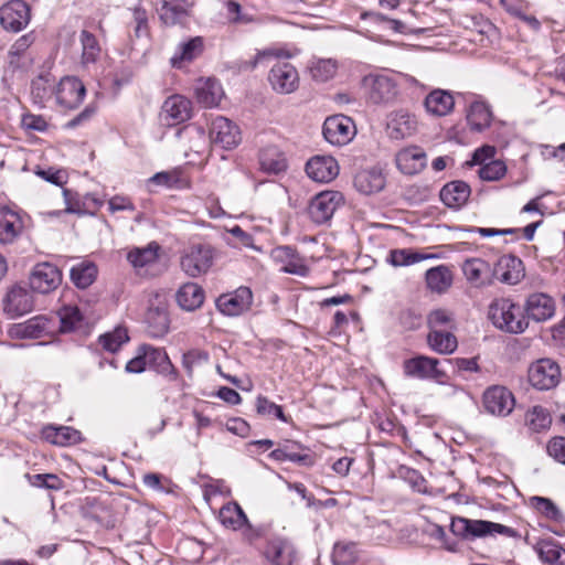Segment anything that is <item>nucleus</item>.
Masks as SVG:
<instances>
[{
	"label": "nucleus",
	"instance_id": "obj_11",
	"mask_svg": "<svg viewBox=\"0 0 565 565\" xmlns=\"http://www.w3.org/2000/svg\"><path fill=\"white\" fill-rule=\"evenodd\" d=\"M30 8L23 0H11L0 8V24L7 31L19 32L30 22Z\"/></svg>",
	"mask_w": 565,
	"mask_h": 565
},
{
	"label": "nucleus",
	"instance_id": "obj_15",
	"mask_svg": "<svg viewBox=\"0 0 565 565\" xmlns=\"http://www.w3.org/2000/svg\"><path fill=\"white\" fill-rule=\"evenodd\" d=\"M270 256L276 264H281L280 270L286 274L306 277L309 274L303 257L297 250L288 245L275 247Z\"/></svg>",
	"mask_w": 565,
	"mask_h": 565
},
{
	"label": "nucleus",
	"instance_id": "obj_44",
	"mask_svg": "<svg viewBox=\"0 0 565 565\" xmlns=\"http://www.w3.org/2000/svg\"><path fill=\"white\" fill-rule=\"evenodd\" d=\"M79 42L82 45V64H95L102 53V47L96 36L89 31L83 30L79 34Z\"/></svg>",
	"mask_w": 565,
	"mask_h": 565
},
{
	"label": "nucleus",
	"instance_id": "obj_36",
	"mask_svg": "<svg viewBox=\"0 0 565 565\" xmlns=\"http://www.w3.org/2000/svg\"><path fill=\"white\" fill-rule=\"evenodd\" d=\"M539 557L551 565H565V548L552 539L541 540L535 545Z\"/></svg>",
	"mask_w": 565,
	"mask_h": 565
},
{
	"label": "nucleus",
	"instance_id": "obj_7",
	"mask_svg": "<svg viewBox=\"0 0 565 565\" xmlns=\"http://www.w3.org/2000/svg\"><path fill=\"white\" fill-rule=\"evenodd\" d=\"M342 202L343 196L338 191L320 192L310 201L309 216L316 224H324L331 220Z\"/></svg>",
	"mask_w": 565,
	"mask_h": 565
},
{
	"label": "nucleus",
	"instance_id": "obj_33",
	"mask_svg": "<svg viewBox=\"0 0 565 565\" xmlns=\"http://www.w3.org/2000/svg\"><path fill=\"white\" fill-rule=\"evenodd\" d=\"M354 186L363 194L377 193L385 186V177L379 169L362 170L354 177Z\"/></svg>",
	"mask_w": 565,
	"mask_h": 565
},
{
	"label": "nucleus",
	"instance_id": "obj_60",
	"mask_svg": "<svg viewBox=\"0 0 565 565\" xmlns=\"http://www.w3.org/2000/svg\"><path fill=\"white\" fill-rule=\"evenodd\" d=\"M28 477L30 483L38 488L61 490L64 487L63 481L53 473H36Z\"/></svg>",
	"mask_w": 565,
	"mask_h": 565
},
{
	"label": "nucleus",
	"instance_id": "obj_9",
	"mask_svg": "<svg viewBox=\"0 0 565 565\" xmlns=\"http://www.w3.org/2000/svg\"><path fill=\"white\" fill-rule=\"evenodd\" d=\"M268 81L278 94H291L299 86V74L289 62H276L269 72Z\"/></svg>",
	"mask_w": 565,
	"mask_h": 565
},
{
	"label": "nucleus",
	"instance_id": "obj_23",
	"mask_svg": "<svg viewBox=\"0 0 565 565\" xmlns=\"http://www.w3.org/2000/svg\"><path fill=\"white\" fill-rule=\"evenodd\" d=\"M24 223L21 215L8 206H0V244H12L22 234Z\"/></svg>",
	"mask_w": 565,
	"mask_h": 565
},
{
	"label": "nucleus",
	"instance_id": "obj_42",
	"mask_svg": "<svg viewBox=\"0 0 565 565\" xmlns=\"http://www.w3.org/2000/svg\"><path fill=\"white\" fill-rule=\"evenodd\" d=\"M55 81L49 75H40L31 83V98L33 104L41 107L51 98L54 93Z\"/></svg>",
	"mask_w": 565,
	"mask_h": 565
},
{
	"label": "nucleus",
	"instance_id": "obj_38",
	"mask_svg": "<svg viewBox=\"0 0 565 565\" xmlns=\"http://www.w3.org/2000/svg\"><path fill=\"white\" fill-rule=\"evenodd\" d=\"M427 287L437 294L445 292L452 284V274L445 265L433 267L425 275Z\"/></svg>",
	"mask_w": 565,
	"mask_h": 565
},
{
	"label": "nucleus",
	"instance_id": "obj_48",
	"mask_svg": "<svg viewBox=\"0 0 565 565\" xmlns=\"http://www.w3.org/2000/svg\"><path fill=\"white\" fill-rule=\"evenodd\" d=\"M338 71V62L333 58H318L311 62L310 74L316 82L324 83L333 78Z\"/></svg>",
	"mask_w": 565,
	"mask_h": 565
},
{
	"label": "nucleus",
	"instance_id": "obj_50",
	"mask_svg": "<svg viewBox=\"0 0 565 565\" xmlns=\"http://www.w3.org/2000/svg\"><path fill=\"white\" fill-rule=\"evenodd\" d=\"M60 318L61 332H71L81 327L83 316L79 309L75 306H63L57 311Z\"/></svg>",
	"mask_w": 565,
	"mask_h": 565
},
{
	"label": "nucleus",
	"instance_id": "obj_8",
	"mask_svg": "<svg viewBox=\"0 0 565 565\" xmlns=\"http://www.w3.org/2000/svg\"><path fill=\"white\" fill-rule=\"evenodd\" d=\"M2 305L3 312L10 319H14L31 312L34 307V300L26 287L17 284L8 289Z\"/></svg>",
	"mask_w": 565,
	"mask_h": 565
},
{
	"label": "nucleus",
	"instance_id": "obj_57",
	"mask_svg": "<svg viewBox=\"0 0 565 565\" xmlns=\"http://www.w3.org/2000/svg\"><path fill=\"white\" fill-rule=\"evenodd\" d=\"M209 361V353L203 350L192 349L182 356V366L189 377H192L195 367L201 366Z\"/></svg>",
	"mask_w": 565,
	"mask_h": 565
},
{
	"label": "nucleus",
	"instance_id": "obj_10",
	"mask_svg": "<svg viewBox=\"0 0 565 565\" xmlns=\"http://www.w3.org/2000/svg\"><path fill=\"white\" fill-rule=\"evenodd\" d=\"M238 126L226 117L217 116L210 126V140L223 149L235 148L241 142Z\"/></svg>",
	"mask_w": 565,
	"mask_h": 565
},
{
	"label": "nucleus",
	"instance_id": "obj_43",
	"mask_svg": "<svg viewBox=\"0 0 565 565\" xmlns=\"http://www.w3.org/2000/svg\"><path fill=\"white\" fill-rule=\"evenodd\" d=\"M190 7L184 0L164 2L160 10V18L166 24H175L188 17Z\"/></svg>",
	"mask_w": 565,
	"mask_h": 565
},
{
	"label": "nucleus",
	"instance_id": "obj_58",
	"mask_svg": "<svg viewBox=\"0 0 565 565\" xmlns=\"http://www.w3.org/2000/svg\"><path fill=\"white\" fill-rule=\"evenodd\" d=\"M427 323L430 330L454 327V313L447 309L438 308L429 312Z\"/></svg>",
	"mask_w": 565,
	"mask_h": 565
},
{
	"label": "nucleus",
	"instance_id": "obj_31",
	"mask_svg": "<svg viewBox=\"0 0 565 565\" xmlns=\"http://www.w3.org/2000/svg\"><path fill=\"white\" fill-rule=\"evenodd\" d=\"M266 557L273 565H291L296 557V550L288 540L275 539L267 546Z\"/></svg>",
	"mask_w": 565,
	"mask_h": 565
},
{
	"label": "nucleus",
	"instance_id": "obj_63",
	"mask_svg": "<svg viewBox=\"0 0 565 565\" xmlns=\"http://www.w3.org/2000/svg\"><path fill=\"white\" fill-rule=\"evenodd\" d=\"M547 452L557 462L565 465V437H555L547 444Z\"/></svg>",
	"mask_w": 565,
	"mask_h": 565
},
{
	"label": "nucleus",
	"instance_id": "obj_6",
	"mask_svg": "<svg viewBox=\"0 0 565 565\" xmlns=\"http://www.w3.org/2000/svg\"><path fill=\"white\" fill-rule=\"evenodd\" d=\"M561 377V370L551 359H540L529 367V382L540 391L555 387Z\"/></svg>",
	"mask_w": 565,
	"mask_h": 565
},
{
	"label": "nucleus",
	"instance_id": "obj_3",
	"mask_svg": "<svg viewBox=\"0 0 565 565\" xmlns=\"http://www.w3.org/2000/svg\"><path fill=\"white\" fill-rule=\"evenodd\" d=\"M482 406L492 416L507 417L515 406V398L508 387L492 385L482 394Z\"/></svg>",
	"mask_w": 565,
	"mask_h": 565
},
{
	"label": "nucleus",
	"instance_id": "obj_17",
	"mask_svg": "<svg viewBox=\"0 0 565 565\" xmlns=\"http://www.w3.org/2000/svg\"><path fill=\"white\" fill-rule=\"evenodd\" d=\"M86 94L84 84L74 76L63 77L55 90L56 102L70 109L78 107Z\"/></svg>",
	"mask_w": 565,
	"mask_h": 565
},
{
	"label": "nucleus",
	"instance_id": "obj_30",
	"mask_svg": "<svg viewBox=\"0 0 565 565\" xmlns=\"http://www.w3.org/2000/svg\"><path fill=\"white\" fill-rule=\"evenodd\" d=\"M204 50V40L202 36H194L182 42L178 45V49L170 62L173 67H182L184 63H190L198 58Z\"/></svg>",
	"mask_w": 565,
	"mask_h": 565
},
{
	"label": "nucleus",
	"instance_id": "obj_18",
	"mask_svg": "<svg viewBox=\"0 0 565 565\" xmlns=\"http://www.w3.org/2000/svg\"><path fill=\"white\" fill-rule=\"evenodd\" d=\"M395 162L403 174L414 175L426 168L427 154L419 146H408L396 153Z\"/></svg>",
	"mask_w": 565,
	"mask_h": 565
},
{
	"label": "nucleus",
	"instance_id": "obj_26",
	"mask_svg": "<svg viewBox=\"0 0 565 565\" xmlns=\"http://www.w3.org/2000/svg\"><path fill=\"white\" fill-rule=\"evenodd\" d=\"M41 434L47 443L60 447L72 446L82 441L81 431L71 426L46 425L42 428Z\"/></svg>",
	"mask_w": 565,
	"mask_h": 565
},
{
	"label": "nucleus",
	"instance_id": "obj_16",
	"mask_svg": "<svg viewBox=\"0 0 565 565\" xmlns=\"http://www.w3.org/2000/svg\"><path fill=\"white\" fill-rule=\"evenodd\" d=\"M142 350L147 367L154 370L158 374L164 376L169 382L180 381V374L170 361L164 349L143 344Z\"/></svg>",
	"mask_w": 565,
	"mask_h": 565
},
{
	"label": "nucleus",
	"instance_id": "obj_46",
	"mask_svg": "<svg viewBox=\"0 0 565 565\" xmlns=\"http://www.w3.org/2000/svg\"><path fill=\"white\" fill-rule=\"evenodd\" d=\"M359 559L358 545L351 541L337 542L332 551L334 565H353Z\"/></svg>",
	"mask_w": 565,
	"mask_h": 565
},
{
	"label": "nucleus",
	"instance_id": "obj_12",
	"mask_svg": "<svg viewBox=\"0 0 565 565\" xmlns=\"http://www.w3.org/2000/svg\"><path fill=\"white\" fill-rule=\"evenodd\" d=\"M253 294L248 287H239L233 292L221 295L216 299L217 309L225 316L236 317L250 309Z\"/></svg>",
	"mask_w": 565,
	"mask_h": 565
},
{
	"label": "nucleus",
	"instance_id": "obj_49",
	"mask_svg": "<svg viewBox=\"0 0 565 565\" xmlns=\"http://www.w3.org/2000/svg\"><path fill=\"white\" fill-rule=\"evenodd\" d=\"M531 505L544 518L554 522H564L565 518L558 507L548 498L532 497Z\"/></svg>",
	"mask_w": 565,
	"mask_h": 565
},
{
	"label": "nucleus",
	"instance_id": "obj_52",
	"mask_svg": "<svg viewBox=\"0 0 565 565\" xmlns=\"http://www.w3.org/2000/svg\"><path fill=\"white\" fill-rule=\"evenodd\" d=\"M525 422L531 429L540 431L547 428L551 425L552 419L546 408L536 405L527 411Z\"/></svg>",
	"mask_w": 565,
	"mask_h": 565
},
{
	"label": "nucleus",
	"instance_id": "obj_61",
	"mask_svg": "<svg viewBox=\"0 0 565 565\" xmlns=\"http://www.w3.org/2000/svg\"><path fill=\"white\" fill-rule=\"evenodd\" d=\"M257 413L265 416H274L282 422H287L281 406L270 402L267 397L258 396L256 401Z\"/></svg>",
	"mask_w": 565,
	"mask_h": 565
},
{
	"label": "nucleus",
	"instance_id": "obj_24",
	"mask_svg": "<svg viewBox=\"0 0 565 565\" xmlns=\"http://www.w3.org/2000/svg\"><path fill=\"white\" fill-rule=\"evenodd\" d=\"M417 119L414 115L397 110L390 115L387 121V134L390 138L401 140L413 136L417 131Z\"/></svg>",
	"mask_w": 565,
	"mask_h": 565
},
{
	"label": "nucleus",
	"instance_id": "obj_19",
	"mask_svg": "<svg viewBox=\"0 0 565 565\" xmlns=\"http://www.w3.org/2000/svg\"><path fill=\"white\" fill-rule=\"evenodd\" d=\"M50 329V319L41 315L20 323L10 324L7 333L11 339H38L49 333Z\"/></svg>",
	"mask_w": 565,
	"mask_h": 565
},
{
	"label": "nucleus",
	"instance_id": "obj_55",
	"mask_svg": "<svg viewBox=\"0 0 565 565\" xmlns=\"http://www.w3.org/2000/svg\"><path fill=\"white\" fill-rule=\"evenodd\" d=\"M426 256L419 253H414L411 249L402 248V249H393L390 252L388 262L395 267L398 266H409L416 264Z\"/></svg>",
	"mask_w": 565,
	"mask_h": 565
},
{
	"label": "nucleus",
	"instance_id": "obj_62",
	"mask_svg": "<svg viewBox=\"0 0 565 565\" xmlns=\"http://www.w3.org/2000/svg\"><path fill=\"white\" fill-rule=\"evenodd\" d=\"M47 126L45 118L41 115L26 113L21 117V127L24 130L44 132L47 129Z\"/></svg>",
	"mask_w": 565,
	"mask_h": 565
},
{
	"label": "nucleus",
	"instance_id": "obj_21",
	"mask_svg": "<svg viewBox=\"0 0 565 565\" xmlns=\"http://www.w3.org/2000/svg\"><path fill=\"white\" fill-rule=\"evenodd\" d=\"M191 115L192 104L181 95H172L163 103L162 116L168 126L184 122L191 118Z\"/></svg>",
	"mask_w": 565,
	"mask_h": 565
},
{
	"label": "nucleus",
	"instance_id": "obj_2",
	"mask_svg": "<svg viewBox=\"0 0 565 565\" xmlns=\"http://www.w3.org/2000/svg\"><path fill=\"white\" fill-rule=\"evenodd\" d=\"M181 268L190 277L205 274L213 264V250L211 246L194 244L184 249L181 256Z\"/></svg>",
	"mask_w": 565,
	"mask_h": 565
},
{
	"label": "nucleus",
	"instance_id": "obj_56",
	"mask_svg": "<svg viewBox=\"0 0 565 565\" xmlns=\"http://www.w3.org/2000/svg\"><path fill=\"white\" fill-rule=\"evenodd\" d=\"M507 173V166L501 160H490L480 167L478 174L483 181H498Z\"/></svg>",
	"mask_w": 565,
	"mask_h": 565
},
{
	"label": "nucleus",
	"instance_id": "obj_20",
	"mask_svg": "<svg viewBox=\"0 0 565 565\" xmlns=\"http://www.w3.org/2000/svg\"><path fill=\"white\" fill-rule=\"evenodd\" d=\"M523 310L527 321L532 319L533 321L541 322L553 317L555 303L548 295L534 292L526 298Z\"/></svg>",
	"mask_w": 565,
	"mask_h": 565
},
{
	"label": "nucleus",
	"instance_id": "obj_1",
	"mask_svg": "<svg viewBox=\"0 0 565 565\" xmlns=\"http://www.w3.org/2000/svg\"><path fill=\"white\" fill-rule=\"evenodd\" d=\"M489 318L500 330L522 333L529 327L524 310L510 299H498L489 308Z\"/></svg>",
	"mask_w": 565,
	"mask_h": 565
},
{
	"label": "nucleus",
	"instance_id": "obj_14",
	"mask_svg": "<svg viewBox=\"0 0 565 565\" xmlns=\"http://www.w3.org/2000/svg\"><path fill=\"white\" fill-rule=\"evenodd\" d=\"M62 282V273L57 266L50 263L38 264L30 276L31 288L40 294L55 290Z\"/></svg>",
	"mask_w": 565,
	"mask_h": 565
},
{
	"label": "nucleus",
	"instance_id": "obj_35",
	"mask_svg": "<svg viewBox=\"0 0 565 565\" xmlns=\"http://www.w3.org/2000/svg\"><path fill=\"white\" fill-rule=\"evenodd\" d=\"M178 305L186 311L200 308L204 301V291L195 282L184 284L175 295Z\"/></svg>",
	"mask_w": 565,
	"mask_h": 565
},
{
	"label": "nucleus",
	"instance_id": "obj_34",
	"mask_svg": "<svg viewBox=\"0 0 565 565\" xmlns=\"http://www.w3.org/2000/svg\"><path fill=\"white\" fill-rule=\"evenodd\" d=\"M260 169L269 174H278L287 169L285 153L276 146H267L259 153Z\"/></svg>",
	"mask_w": 565,
	"mask_h": 565
},
{
	"label": "nucleus",
	"instance_id": "obj_5",
	"mask_svg": "<svg viewBox=\"0 0 565 565\" xmlns=\"http://www.w3.org/2000/svg\"><path fill=\"white\" fill-rule=\"evenodd\" d=\"M363 84L367 88L370 100L374 104H388L397 97V84L386 74H369L363 78Z\"/></svg>",
	"mask_w": 565,
	"mask_h": 565
},
{
	"label": "nucleus",
	"instance_id": "obj_29",
	"mask_svg": "<svg viewBox=\"0 0 565 565\" xmlns=\"http://www.w3.org/2000/svg\"><path fill=\"white\" fill-rule=\"evenodd\" d=\"M495 274L502 282L515 285L524 277L523 263L515 256H503L497 265Z\"/></svg>",
	"mask_w": 565,
	"mask_h": 565
},
{
	"label": "nucleus",
	"instance_id": "obj_25",
	"mask_svg": "<svg viewBox=\"0 0 565 565\" xmlns=\"http://www.w3.org/2000/svg\"><path fill=\"white\" fill-rule=\"evenodd\" d=\"M161 246L157 242H150L143 247L128 248L126 259L130 266L140 274L142 269L154 265L159 258Z\"/></svg>",
	"mask_w": 565,
	"mask_h": 565
},
{
	"label": "nucleus",
	"instance_id": "obj_32",
	"mask_svg": "<svg viewBox=\"0 0 565 565\" xmlns=\"http://www.w3.org/2000/svg\"><path fill=\"white\" fill-rule=\"evenodd\" d=\"M224 95L221 84L215 79L200 81L195 87V96L203 107L212 108L218 106Z\"/></svg>",
	"mask_w": 565,
	"mask_h": 565
},
{
	"label": "nucleus",
	"instance_id": "obj_28",
	"mask_svg": "<svg viewBox=\"0 0 565 565\" xmlns=\"http://www.w3.org/2000/svg\"><path fill=\"white\" fill-rule=\"evenodd\" d=\"M470 186L463 181H451L445 184L439 193L441 202L450 209H460L470 196Z\"/></svg>",
	"mask_w": 565,
	"mask_h": 565
},
{
	"label": "nucleus",
	"instance_id": "obj_45",
	"mask_svg": "<svg viewBox=\"0 0 565 565\" xmlns=\"http://www.w3.org/2000/svg\"><path fill=\"white\" fill-rule=\"evenodd\" d=\"M218 519L223 525L233 530H239L248 524L246 514L237 503H228L221 508Z\"/></svg>",
	"mask_w": 565,
	"mask_h": 565
},
{
	"label": "nucleus",
	"instance_id": "obj_22",
	"mask_svg": "<svg viewBox=\"0 0 565 565\" xmlns=\"http://www.w3.org/2000/svg\"><path fill=\"white\" fill-rule=\"evenodd\" d=\"M308 177L320 183L332 181L339 173L337 160L330 156H316L306 164Z\"/></svg>",
	"mask_w": 565,
	"mask_h": 565
},
{
	"label": "nucleus",
	"instance_id": "obj_37",
	"mask_svg": "<svg viewBox=\"0 0 565 565\" xmlns=\"http://www.w3.org/2000/svg\"><path fill=\"white\" fill-rule=\"evenodd\" d=\"M467 121L471 130L482 131L491 125L492 113L483 102H473L467 114Z\"/></svg>",
	"mask_w": 565,
	"mask_h": 565
},
{
	"label": "nucleus",
	"instance_id": "obj_54",
	"mask_svg": "<svg viewBox=\"0 0 565 565\" xmlns=\"http://www.w3.org/2000/svg\"><path fill=\"white\" fill-rule=\"evenodd\" d=\"M181 135H184L190 140L189 149L195 153H201L207 146L205 131L202 127L196 125L186 126L181 130Z\"/></svg>",
	"mask_w": 565,
	"mask_h": 565
},
{
	"label": "nucleus",
	"instance_id": "obj_59",
	"mask_svg": "<svg viewBox=\"0 0 565 565\" xmlns=\"http://www.w3.org/2000/svg\"><path fill=\"white\" fill-rule=\"evenodd\" d=\"M479 526H482V527H480L481 537L487 536V535L493 536L497 534L508 536V537H513V539L521 537V534L516 530L509 527L507 525L500 524V523H494V522L482 520V523Z\"/></svg>",
	"mask_w": 565,
	"mask_h": 565
},
{
	"label": "nucleus",
	"instance_id": "obj_39",
	"mask_svg": "<svg viewBox=\"0 0 565 565\" xmlns=\"http://www.w3.org/2000/svg\"><path fill=\"white\" fill-rule=\"evenodd\" d=\"M427 343L438 354H451L458 347L457 338L443 330H430L427 334Z\"/></svg>",
	"mask_w": 565,
	"mask_h": 565
},
{
	"label": "nucleus",
	"instance_id": "obj_51",
	"mask_svg": "<svg viewBox=\"0 0 565 565\" xmlns=\"http://www.w3.org/2000/svg\"><path fill=\"white\" fill-rule=\"evenodd\" d=\"M482 520H469L465 518H455L451 522L454 534L462 537H481L480 524Z\"/></svg>",
	"mask_w": 565,
	"mask_h": 565
},
{
	"label": "nucleus",
	"instance_id": "obj_40",
	"mask_svg": "<svg viewBox=\"0 0 565 565\" xmlns=\"http://www.w3.org/2000/svg\"><path fill=\"white\" fill-rule=\"evenodd\" d=\"M147 331L152 338H161L169 331V317L160 308H150L146 316Z\"/></svg>",
	"mask_w": 565,
	"mask_h": 565
},
{
	"label": "nucleus",
	"instance_id": "obj_53",
	"mask_svg": "<svg viewBox=\"0 0 565 565\" xmlns=\"http://www.w3.org/2000/svg\"><path fill=\"white\" fill-rule=\"evenodd\" d=\"M129 340L127 329L118 327L113 332L105 333L99 337L100 345L109 351L116 352L120 347Z\"/></svg>",
	"mask_w": 565,
	"mask_h": 565
},
{
	"label": "nucleus",
	"instance_id": "obj_13",
	"mask_svg": "<svg viewBox=\"0 0 565 565\" xmlns=\"http://www.w3.org/2000/svg\"><path fill=\"white\" fill-rule=\"evenodd\" d=\"M322 132L328 142L342 146L353 138L355 126L351 118L343 115H335L326 119Z\"/></svg>",
	"mask_w": 565,
	"mask_h": 565
},
{
	"label": "nucleus",
	"instance_id": "obj_47",
	"mask_svg": "<svg viewBox=\"0 0 565 565\" xmlns=\"http://www.w3.org/2000/svg\"><path fill=\"white\" fill-rule=\"evenodd\" d=\"M97 267L93 263H82L71 269V279L81 289L89 287L97 277Z\"/></svg>",
	"mask_w": 565,
	"mask_h": 565
},
{
	"label": "nucleus",
	"instance_id": "obj_64",
	"mask_svg": "<svg viewBox=\"0 0 565 565\" xmlns=\"http://www.w3.org/2000/svg\"><path fill=\"white\" fill-rule=\"evenodd\" d=\"M541 153L545 160H555L565 167V142L557 147L544 145Z\"/></svg>",
	"mask_w": 565,
	"mask_h": 565
},
{
	"label": "nucleus",
	"instance_id": "obj_4",
	"mask_svg": "<svg viewBox=\"0 0 565 565\" xmlns=\"http://www.w3.org/2000/svg\"><path fill=\"white\" fill-rule=\"evenodd\" d=\"M440 361L436 358L416 355L403 362V372L407 377L418 380H435L439 383L447 376L446 372L439 369Z\"/></svg>",
	"mask_w": 565,
	"mask_h": 565
},
{
	"label": "nucleus",
	"instance_id": "obj_27",
	"mask_svg": "<svg viewBox=\"0 0 565 565\" xmlns=\"http://www.w3.org/2000/svg\"><path fill=\"white\" fill-rule=\"evenodd\" d=\"M424 106L431 116L443 117L454 109L455 98L450 92L436 88L426 96Z\"/></svg>",
	"mask_w": 565,
	"mask_h": 565
},
{
	"label": "nucleus",
	"instance_id": "obj_41",
	"mask_svg": "<svg viewBox=\"0 0 565 565\" xmlns=\"http://www.w3.org/2000/svg\"><path fill=\"white\" fill-rule=\"evenodd\" d=\"M462 271L470 284L479 287L486 282V276L490 273V266L480 258H471L463 263Z\"/></svg>",
	"mask_w": 565,
	"mask_h": 565
}]
</instances>
